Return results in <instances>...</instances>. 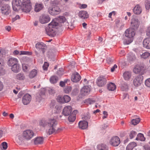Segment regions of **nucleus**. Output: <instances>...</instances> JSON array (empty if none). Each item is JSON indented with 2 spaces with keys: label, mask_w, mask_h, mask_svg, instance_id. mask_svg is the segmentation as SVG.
Wrapping results in <instances>:
<instances>
[{
  "label": "nucleus",
  "mask_w": 150,
  "mask_h": 150,
  "mask_svg": "<svg viewBox=\"0 0 150 150\" xmlns=\"http://www.w3.org/2000/svg\"><path fill=\"white\" fill-rule=\"evenodd\" d=\"M141 57L144 59H146L150 55V54L147 52H143L142 54H140Z\"/></svg>",
  "instance_id": "42"
},
{
  "label": "nucleus",
  "mask_w": 150,
  "mask_h": 150,
  "mask_svg": "<svg viewBox=\"0 0 150 150\" xmlns=\"http://www.w3.org/2000/svg\"><path fill=\"white\" fill-rule=\"evenodd\" d=\"M49 66V64L47 62H45L43 66V69L45 70H47L48 67Z\"/></svg>",
  "instance_id": "57"
},
{
  "label": "nucleus",
  "mask_w": 150,
  "mask_h": 150,
  "mask_svg": "<svg viewBox=\"0 0 150 150\" xmlns=\"http://www.w3.org/2000/svg\"><path fill=\"white\" fill-rule=\"evenodd\" d=\"M1 147H2L4 149H6L7 148V143L5 142H4L2 143L1 145Z\"/></svg>",
  "instance_id": "55"
},
{
  "label": "nucleus",
  "mask_w": 150,
  "mask_h": 150,
  "mask_svg": "<svg viewBox=\"0 0 150 150\" xmlns=\"http://www.w3.org/2000/svg\"><path fill=\"white\" fill-rule=\"evenodd\" d=\"M31 99V96L28 94H26L23 97L22 102L24 105H27L30 103Z\"/></svg>",
  "instance_id": "13"
},
{
  "label": "nucleus",
  "mask_w": 150,
  "mask_h": 150,
  "mask_svg": "<svg viewBox=\"0 0 150 150\" xmlns=\"http://www.w3.org/2000/svg\"><path fill=\"white\" fill-rule=\"evenodd\" d=\"M43 7V6L42 4H37L35 6V11L36 12H38L42 9Z\"/></svg>",
  "instance_id": "30"
},
{
  "label": "nucleus",
  "mask_w": 150,
  "mask_h": 150,
  "mask_svg": "<svg viewBox=\"0 0 150 150\" xmlns=\"http://www.w3.org/2000/svg\"><path fill=\"white\" fill-rule=\"evenodd\" d=\"M94 101L92 100L91 98H88L86 100L85 103H86L88 104H91L94 103Z\"/></svg>",
  "instance_id": "52"
},
{
  "label": "nucleus",
  "mask_w": 150,
  "mask_h": 150,
  "mask_svg": "<svg viewBox=\"0 0 150 150\" xmlns=\"http://www.w3.org/2000/svg\"><path fill=\"white\" fill-rule=\"evenodd\" d=\"M65 25H67L68 26V28L70 29H72L74 27V24L72 23H70V24H69L67 23H65Z\"/></svg>",
  "instance_id": "53"
},
{
  "label": "nucleus",
  "mask_w": 150,
  "mask_h": 150,
  "mask_svg": "<svg viewBox=\"0 0 150 150\" xmlns=\"http://www.w3.org/2000/svg\"><path fill=\"white\" fill-rule=\"evenodd\" d=\"M4 64V60L3 59L0 58V75L4 74V70L3 69Z\"/></svg>",
  "instance_id": "28"
},
{
  "label": "nucleus",
  "mask_w": 150,
  "mask_h": 150,
  "mask_svg": "<svg viewBox=\"0 0 150 150\" xmlns=\"http://www.w3.org/2000/svg\"><path fill=\"white\" fill-rule=\"evenodd\" d=\"M20 18V16L18 15H17L16 16L13 18L12 19V22H14L15 21H16V20H17V19H19Z\"/></svg>",
  "instance_id": "62"
},
{
  "label": "nucleus",
  "mask_w": 150,
  "mask_h": 150,
  "mask_svg": "<svg viewBox=\"0 0 150 150\" xmlns=\"http://www.w3.org/2000/svg\"><path fill=\"white\" fill-rule=\"evenodd\" d=\"M90 115L88 113L85 114L82 116V118L87 121L90 119Z\"/></svg>",
  "instance_id": "41"
},
{
  "label": "nucleus",
  "mask_w": 150,
  "mask_h": 150,
  "mask_svg": "<svg viewBox=\"0 0 150 150\" xmlns=\"http://www.w3.org/2000/svg\"><path fill=\"white\" fill-rule=\"evenodd\" d=\"M44 140L43 138L41 137L36 138L34 141L35 144H42L43 143Z\"/></svg>",
  "instance_id": "33"
},
{
  "label": "nucleus",
  "mask_w": 150,
  "mask_h": 150,
  "mask_svg": "<svg viewBox=\"0 0 150 150\" xmlns=\"http://www.w3.org/2000/svg\"><path fill=\"white\" fill-rule=\"evenodd\" d=\"M21 9L22 11L25 12H29L31 9V5H29L22 6L21 7Z\"/></svg>",
  "instance_id": "24"
},
{
  "label": "nucleus",
  "mask_w": 150,
  "mask_h": 150,
  "mask_svg": "<svg viewBox=\"0 0 150 150\" xmlns=\"http://www.w3.org/2000/svg\"><path fill=\"white\" fill-rule=\"evenodd\" d=\"M110 143L112 146H117L120 143V138L117 136L113 137L111 139Z\"/></svg>",
  "instance_id": "10"
},
{
  "label": "nucleus",
  "mask_w": 150,
  "mask_h": 150,
  "mask_svg": "<svg viewBox=\"0 0 150 150\" xmlns=\"http://www.w3.org/2000/svg\"><path fill=\"white\" fill-rule=\"evenodd\" d=\"M134 30L132 28L127 29L125 32V36L129 38L133 37L135 35Z\"/></svg>",
  "instance_id": "15"
},
{
  "label": "nucleus",
  "mask_w": 150,
  "mask_h": 150,
  "mask_svg": "<svg viewBox=\"0 0 150 150\" xmlns=\"http://www.w3.org/2000/svg\"><path fill=\"white\" fill-rule=\"evenodd\" d=\"M140 121V118L139 117H138L132 119L131 121V122L132 125H135L138 124Z\"/></svg>",
  "instance_id": "39"
},
{
  "label": "nucleus",
  "mask_w": 150,
  "mask_h": 150,
  "mask_svg": "<svg viewBox=\"0 0 150 150\" xmlns=\"http://www.w3.org/2000/svg\"><path fill=\"white\" fill-rule=\"evenodd\" d=\"M18 61L17 59L12 57L9 59L7 62V64L8 66H11L18 63Z\"/></svg>",
  "instance_id": "22"
},
{
  "label": "nucleus",
  "mask_w": 150,
  "mask_h": 150,
  "mask_svg": "<svg viewBox=\"0 0 150 150\" xmlns=\"http://www.w3.org/2000/svg\"><path fill=\"white\" fill-rule=\"evenodd\" d=\"M79 87L78 86L76 87L73 89L71 93V95L74 96L77 95L79 92Z\"/></svg>",
  "instance_id": "38"
},
{
  "label": "nucleus",
  "mask_w": 150,
  "mask_h": 150,
  "mask_svg": "<svg viewBox=\"0 0 150 150\" xmlns=\"http://www.w3.org/2000/svg\"><path fill=\"white\" fill-rule=\"evenodd\" d=\"M72 111V108L71 106L65 107L62 111V114L65 116H68L71 114Z\"/></svg>",
  "instance_id": "16"
},
{
  "label": "nucleus",
  "mask_w": 150,
  "mask_h": 150,
  "mask_svg": "<svg viewBox=\"0 0 150 150\" xmlns=\"http://www.w3.org/2000/svg\"><path fill=\"white\" fill-rule=\"evenodd\" d=\"M97 150H108L106 145L104 144L98 145L97 147Z\"/></svg>",
  "instance_id": "35"
},
{
  "label": "nucleus",
  "mask_w": 150,
  "mask_h": 150,
  "mask_svg": "<svg viewBox=\"0 0 150 150\" xmlns=\"http://www.w3.org/2000/svg\"><path fill=\"white\" fill-rule=\"evenodd\" d=\"M59 24L56 20H53L46 28V32L47 35L50 36L54 37L56 34V29L58 28Z\"/></svg>",
  "instance_id": "2"
},
{
  "label": "nucleus",
  "mask_w": 150,
  "mask_h": 150,
  "mask_svg": "<svg viewBox=\"0 0 150 150\" xmlns=\"http://www.w3.org/2000/svg\"><path fill=\"white\" fill-rule=\"evenodd\" d=\"M139 23L140 22L137 17L133 18L131 20V23L132 28L134 30L137 29L139 27Z\"/></svg>",
  "instance_id": "4"
},
{
  "label": "nucleus",
  "mask_w": 150,
  "mask_h": 150,
  "mask_svg": "<svg viewBox=\"0 0 150 150\" xmlns=\"http://www.w3.org/2000/svg\"><path fill=\"white\" fill-rule=\"evenodd\" d=\"M121 88L122 91H127L128 89V86L126 83H125L122 85Z\"/></svg>",
  "instance_id": "43"
},
{
  "label": "nucleus",
  "mask_w": 150,
  "mask_h": 150,
  "mask_svg": "<svg viewBox=\"0 0 150 150\" xmlns=\"http://www.w3.org/2000/svg\"><path fill=\"white\" fill-rule=\"evenodd\" d=\"M1 13L5 15H8L11 13L10 7L8 4H4L1 8Z\"/></svg>",
  "instance_id": "11"
},
{
  "label": "nucleus",
  "mask_w": 150,
  "mask_h": 150,
  "mask_svg": "<svg viewBox=\"0 0 150 150\" xmlns=\"http://www.w3.org/2000/svg\"><path fill=\"white\" fill-rule=\"evenodd\" d=\"M79 126L80 128L82 129H87L88 126V123L85 120L81 121L79 123Z\"/></svg>",
  "instance_id": "19"
},
{
  "label": "nucleus",
  "mask_w": 150,
  "mask_h": 150,
  "mask_svg": "<svg viewBox=\"0 0 150 150\" xmlns=\"http://www.w3.org/2000/svg\"><path fill=\"white\" fill-rule=\"evenodd\" d=\"M81 76L77 72L74 73L71 77V81L74 82H77L80 80Z\"/></svg>",
  "instance_id": "18"
},
{
  "label": "nucleus",
  "mask_w": 150,
  "mask_h": 150,
  "mask_svg": "<svg viewBox=\"0 0 150 150\" xmlns=\"http://www.w3.org/2000/svg\"><path fill=\"white\" fill-rule=\"evenodd\" d=\"M146 34L147 36H150V26L148 27L146 30Z\"/></svg>",
  "instance_id": "61"
},
{
  "label": "nucleus",
  "mask_w": 150,
  "mask_h": 150,
  "mask_svg": "<svg viewBox=\"0 0 150 150\" xmlns=\"http://www.w3.org/2000/svg\"><path fill=\"white\" fill-rule=\"evenodd\" d=\"M22 69L23 71H27L28 69V65L24 64H22Z\"/></svg>",
  "instance_id": "56"
},
{
  "label": "nucleus",
  "mask_w": 150,
  "mask_h": 150,
  "mask_svg": "<svg viewBox=\"0 0 150 150\" xmlns=\"http://www.w3.org/2000/svg\"><path fill=\"white\" fill-rule=\"evenodd\" d=\"M137 133L134 131H131L129 134V137L131 139H132L135 137L137 134Z\"/></svg>",
  "instance_id": "47"
},
{
  "label": "nucleus",
  "mask_w": 150,
  "mask_h": 150,
  "mask_svg": "<svg viewBox=\"0 0 150 150\" xmlns=\"http://www.w3.org/2000/svg\"><path fill=\"white\" fill-rule=\"evenodd\" d=\"M143 77L141 75L137 76L133 80V83L135 86H138L141 85L142 83Z\"/></svg>",
  "instance_id": "6"
},
{
  "label": "nucleus",
  "mask_w": 150,
  "mask_h": 150,
  "mask_svg": "<svg viewBox=\"0 0 150 150\" xmlns=\"http://www.w3.org/2000/svg\"><path fill=\"white\" fill-rule=\"evenodd\" d=\"M145 84L147 86L150 88V78L147 79L145 81Z\"/></svg>",
  "instance_id": "58"
},
{
  "label": "nucleus",
  "mask_w": 150,
  "mask_h": 150,
  "mask_svg": "<svg viewBox=\"0 0 150 150\" xmlns=\"http://www.w3.org/2000/svg\"><path fill=\"white\" fill-rule=\"evenodd\" d=\"M144 71V67L139 65H136L133 69V72L134 73L143 74Z\"/></svg>",
  "instance_id": "12"
},
{
  "label": "nucleus",
  "mask_w": 150,
  "mask_h": 150,
  "mask_svg": "<svg viewBox=\"0 0 150 150\" xmlns=\"http://www.w3.org/2000/svg\"><path fill=\"white\" fill-rule=\"evenodd\" d=\"M103 114L104 115V116L103 117V119L106 118L108 115L107 112L106 111H104L103 112Z\"/></svg>",
  "instance_id": "60"
},
{
  "label": "nucleus",
  "mask_w": 150,
  "mask_h": 150,
  "mask_svg": "<svg viewBox=\"0 0 150 150\" xmlns=\"http://www.w3.org/2000/svg\"><path fill=\"white\" fill-rule=\"evenodd\" d=\"M145 6L147 10H148L150 8V3L148 0H146L145 3Z\"/></svg>",
  "instance_id": "51"
},
{
  "label": "nucleus",
  "mask_w": 150,
  "mask_h": 150,
  "mask_svg": "<svg viewBox=\"0 0 150 150\" xmlns=\"http://www.w3.org/2000/svg\"><path fill=\"white\" fill-rule=\"evenodd\" d=\"M117 68V66L116 64H115L111 68V71L113 72L115 70V69Z\"/></svg>",
  "instance_id": "64"
},
{
  "label": "nucleus",
  "mask_w": 150,
  "mask_h": 150,
  "mask_svg": "<svg viewBox=\"0 0 150 150\" xmlns=\"http://www.w3.org/2000/svg\"><path fill=\"white\" fill-rule=\"evenodd\" d=\"M22 6L31 5L30 0H23Z\"/></svg>",
  "instance_id": "48"
},
{
  "label": "nucleus",
  "mask_w": 150,
  "mask_h": 150,
  "mask_svg": "<svg viewBox=\"0 0 150 150\" xmlns=\"http://www.w3.org/2000/svg\"><path fill=\"white\" fill-rule=\"evenodd\" d=\"M116 88V86L114 83H110L108 85V89L110 91H114Z\"/></svg>",
  "instance_id": "34"
},
{
  "label": "nucleus",
  "mask_w": 150,
  "mask_h": 150,
  "mask_svg": "<svg viewBox=\"0 0 150 150\" xmlns=\"http://www.w3.org/2000/svg\"><path fill=\"white\" fill-rule=\"evenodd\" d=\"M58 79L57 77L55 76H53L50 79V81L51 83H55L57 82Z\"/></svg>",
  "instance_id": "37"
},
{
  "label": "nucleus",
  "mask_w": 150,
  "mask_h": 150,
  "mask_svg": "<svg viewBox=\"0 0 150 150\" xmlns=\"http://www.w3.org/2000/svg\"><path fill=\"white\" fill-rule=\"evenodd\" d=\"M123 77L125 80H129L131 76V74L129 71H126L123 74Z\"/></svg>",
  "instance_id": "36"
},
{
  "label": "nucleus",
  "mask_w": 150,
  "mask_h": 150,
  "mask_svg": "<svg viewBox=\"0 0 150 150\" xmlns=\"http://www.w3.org/2000/svg\"><path fill=\"white\" fill-rule=\"evenodd\" d=\"M16 79L18 80H23L25 79V76L23 73H19L16 75Z\"/></svg>",
  "instance_id": "31"
},
{
  "label": "nucleus",
  "mask_w": 150,
  "mask_h": 150,
  "mask_svg": "<svg viewBox=\"0 0 150 150\" xmlns=\"http://www.w3.org/2000/svg\"><path fill=\"white\" fill-rule=\"evenodd\" d=\"M35 47L37 49L39 50V51H42L43 54L45 53L46 48V45L42 42H38L36 44Z\"/></svg>",
  "instance_id": "14"
},
{
  "label": "nucleus",
  "mask_w": 150,
  "mask_h": 150,
  "mask_svg": "<svg viewBox=\"0 0 150 150\" xmlns=\"http://www.w3.org/2000/svg\"><path fill=\"white\" fill-rule=\"evenodd\" d=\"M61 10L57 6H54L52 7H50L49 9V12L51 15H55L59 14Z\"/></svg>",
  "instance_id": "7"
},
{
  "label": "nucleus",
  "mask_w": 150,
  "mask_h": 150,
  "mask_svg": "<svg viewBox=\"0 0 150 150\" xmlns=\"http://www.w3.org/2000/svg\"><path fill=\"white\" fill-rule=\"evenodd\" d=\"M48 91L49 93L51 95H53L55 92L54 89L52 88H49Z\"/></svg>",
  "instance_id": "54"
},
{
  "label": "nucleus",
  "mask_w": 150,
  "mask_h": 150,
  "mask_svg": "<svg viewBox=\"0 0 150 150\" xmlns=\"http://www.w3.org/2000/svg\"><path fill=\"white\" fill-rule=\"evenodd\" d=\"M91 91L90 88L88 86H84L81 90V93L83 96L88 94Z\"/></svg>",
  "instance_id": "17"
},
{
  "label": "nucleus",
  "mask_w": 150,
  "mask_h": 150,
  "mask_svg": "<svg viewBox=\"0 0 150 150\" xmlns=\"http://www.w3.org/2000/svg\"><path fill=\"white\" fill-rule=\"evenodd\" d=\"M77 111L74 110L70 114L68 118V120L70 122H73L76 119V114L77 113Z\"/></svg>",
  "instance_id": "21"
},
{
  "label": "nucleus",
  "mask_w": 150,
  "mask_h": 150,
  "mask_svg": "<svg viewBox=\"0 0 150 150\" xmlns=\"http://www.w3.org/2000/svg\"><path fill=\"white\" fill-rule=\"evenodd\" d=\"M106 61L108 64H110L112 62L113 59L110 57H108L107 58Z\"/></svg>",
  "instance_id": "63"
},
{
  "label": "nucleus",
  "mask_w": 150,
  "mask_h": 150,
  "mask_svg": "<svg viewBox=\"0 0 150 150\" xmlns=\"http://www.w3.org/2000/svg\"><path fill=\"white\" fill-rule=\"evenodd\" d=\"M79 16L82 19H85L88 17V14L86 11H80L79 13Z\"/></svg>",
  "instance_id": "23"
},
{
  "label": "nucleus",
  "mask_w": 150,
  "mask_h": 150,
  "mask_svg": "<svg viewBox=\"0 0 150 150\" xmlns=\"http://www.w3.org/2000/svg\"><path fill=\"white\" fill-rule=\"evenodd\" d=\"M12 70L15 73H17L19 72L20 70V65L18 63L16 64L13 65L11 68Z\"/></svg>",
  "instance_id": "25"
},
{
  "label": "nucleus",
  "mask_w": 150,
  "mask_h": 150,
  "mask_svg": "<svg viewBox=\"0 0 150 150\" xmlns=\"http://www.w3.org/2000/svg\"><path fill=\"white\" fill-rule=\"evenodd\" d=\"M144 47L147 49H150V38L145 39L143 42Z\"/></svg>",
  "instance_id": "20"
},
{
  "label": "nucleus",
  "mask_w": 150,
  "mask_h": 150,
  "mask_svg": "<svg viewBox=\"0 0 150 150\" xmlns=\"http://www.w3.org/2000/svg\"><path fill=\"white\" fill-rule=\"evenodd\" d=\"M127 57V60L130 62L134 61L136 58L135 55L131 53H130L128 54Z\"/></svg>",
  "instance_id": "27"
},
{
  "label": "nucleus",
  "mask_w": 150,
  "mask_h": 150,
  "mask_svg": "<svg viewBox=\"0 0 150 150\" xmlns=\"http://www.w3.org/2000/svg\"><path fill=\"white\" fill-rule=\"evenodd\" d=\"M145 138L144 137L143 134L141 133H139L137 135V137L136 139V140H140L144 141L145 140Z\"/></svg>",
  "instance_id": "40"
},
{
  "label": "nucleus",
  "mask_w": 150,
  "mask_h": 150,
  "mask_svg": "<svg viewBox=\"0 0 150 150\" xmlns=\"http://www.w3.org/2000/svg\"><path fill=\"white\" fill-rule=\"evenodd\" d=\"M21 3L20 0H13L12 2V7L13 10L17 11L21 8Z\"/></svg>",
  "instance_id": "8"
},
{
  "label": "nucleus",
  "mask_w": 150,
  "mask_h": 150,
  "mask_svg": "<svg viewBox=\"0 0 150 150\" xmlns=\"http://www.w3.org/2000/svg\"><path fill=\"white\" fill-rule=\"evenodd\" d=\"M134 13L136 14H139L142 12V9L138 5L135 6L133 9Z\"/></svg>",
  "instance_id": "26"
},
{
  "label": "nucleus",
  "mask_w": 150,
  "mask_h": 150,
  "mask_svg": "<svg viewBox=\"0 0 150 150\" xmlns=\"http://www.w3.org/2000/svg\"><path fill=\"white\" fill-rule=\"evenodd\" d=\"M50 19L49 16L46 14H43L40 16L39 21L41 24H45L49 22Z\"/></svg>",
  "instance_id": "5"
},
{
  "label": "nucleus",
  "mask_w": 150,
  "mask_h": 150,
  "mask_svg": "<svg viewBox=\"0 0 150 150\" xmlns=\"http://www.w3.org/2000/svg\"><path fill=\"white\" fill-rule=\"evenodd\" d=\"M33 132L30 130H27L23 132V136L25 139L29 140L31 139L33 136Z\"/></svg>",
  "instance_id": "9"
},
{
  "label": "nucleus",
  "mask_w": 150,
  "mask_h": 150,
  "mask_svg": "<svg viewBox=\"0 0 150 150\" xmlns=\"http://www.w3.org/2000/svg\"><path fill=\"white\" fill-rule=\"evenodd\" d=\"M128 145H130V146H131L133 149L134 147L137 146V144L135 142H133L130 143Z\"/></svg>",
  "instance_id": "59"
},
{
  "label": "nucleus",
  "mask_w": 150,
  "mask_h": 150,
  "mask_svg": "<svg viewBox=\"0 0 150 150\" xmlns=\"http://www.w3.org/2000/svg\"><path fill=\"white\" fill-rule=\"evenodd\" d=\"M20 55H31L32 53L30 52L25 51H21L19 54Z\"/></svg>",
  "instance_id": "49"
},
{
  "label": "nucleus",
  "mask_w": 150,
  "mask_h": 150,
  "mask_svg": "<svg viewBox=\"0 0 150 150\" xmlns=\"http://www.w3.org/2000/svg\"><path fill=\"white\" fill-rule=\"evenodd\" d=\"M107 82V80L105 76H100L97 79V84L99 86H103L105 85Z\"/></svg>",
  "instance_id": "3"
},
{
  "label": "nucleus",
  "mask_w": 150,
  "mask_h": 150,
  "mask_svg": "<svg viewBox=\"0 0 150 150\" xmlns=\"http://www.w3.org/2000/svg\"><path fill=\"white\" fill-rule=\"evenodd\" d=\"M72 88L71 86H67L64 89V91L65 93H68L71 91Z\"/></svg>",
  "instance_id": "44"
},
{
  "label": "nucleus",
  "mask_w": 150,
  "mask_h": 150,
  "mask_svg": "<svg viewBox=\"0 0 150 150\" xmlns=\"http://www.w3.org/2000/svg\"><path fill=\"white\" fill-rule=\"evenodd\" d=\"M54 20H56L57 22V21H58L59 23L63 24H64V23H66V19L65 17L62 16H59L57 19H55Z\"/></svg>",
  "instance_id": "32"
},
{
  "label": "nucleus",
  "mask_w": 150,
  "mask_h": 150,
  "mask_svg": "<svg viewBox=\"0 0 150 150\" xmlns=\"http://www.w3.org/2000/svg\"><path fill=\"white\" fill-rule=\"evenodd\" d=\"M57 100L59 102L62 103H64V96H58L57 98Z\"/></svg>",
  "instance_id": "50"
},
{
  "label": "nucleus",
  "mask_w": 150,
  "mask_h": 150,
  "mask_svg": "<svg viewBox=\"0 0 150 150\" xmlns=\"http://www.w3.org/2000/svg\"><path fill=\"white\" fill-rule=\"evenodd\" d=\"M64 103H68L70 100L71 98L68 95H65L64 96Z\"/></svg>",
  "instance_id": "45"
},
{
  "label": "nucleus",
  "mask_w": 150,
  "mask_h": 150,
  "mask_svg": "<svg viewBox=\"0 0 150 150\" xmlns=\"http://www.w3.org/2000/svg\"><path fill=\"white\" fill-rule=\"evenodd\" d=\"M38 71L35 69H33L31 71L29 74V76L30 78H33L35 77L38 74Z\"/></svg>",
  "instance_id": "29"
},
{
  "label": "nucleus",
  "mask_w": 150,
  "mask_h": 150,
  "mask_svg": "<svg viewBox=\"0 0 150 150\" xmlns=\"http://www.w3.org/2000/svg\"><path fill=\"white\" fill-rule=\"evenodd\" d=\"M57 123V121L55 119L50 118L47 120H42L40 122L39 125L43 127L49 128L47 134L50 135L55 131Z\"/></svg>",
  "instance_id": "1"
},
{
  "label": "nucleus",
  "mask_w": 150,
  "mask_h": 150,
  "mask_svg": "<svg viewBox=\"0 0 150 150\" xmlns=\"http://www.w3.org/2000/svg\"><path fill=\"white\" fill-rule=\"evenodd\" d=\"M64 69L63 68H61L59 69L57 71V74L59 76H61L64 74Z\"/></svg>",
  "instance_id": "46"
}]
</instances>
